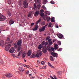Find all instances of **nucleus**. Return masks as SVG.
<instances>
[{
	"mask_svg": "<svg viewBox=\"0 0 79 79\" xmlns=\"http://www.w3.org/2000/svg\"><path fill=\"white\" fill-rule=\"evenodd\" d=\"M5 44L4 45V41L2 40H0V46H6L5 48V50L6 51L8 52L10 47H11V43H13V40H5Z\"/></svg>",
	"mask_w": 79,
	"mask_h": 79,
	"instance_id": "f257e3e1",
	"label": "nucleus"
},
{
	"mask_svg": "<svg viewBox=\"0 0 79 79\" xmlns=\"http://www.w3.org/2000/svg\"><path fill=\"white\" fill-rule=\"evenodd\" d=\"M40 22H41V19H40L39 20L36 22V25H35L34 29H32L33 31H37V29H38V25L37 24H38V23H40Z\"/></svg>",
	"mask_w": 79,
	"mask_h": 79,
	"instance_id": "f03ea898",
	"label": "nucleus"
},
{
	"mask_svg": "<svg viewBox=\"0 0 79 79\" xmlns=\"http://www.w3.org/2000/svg\"><path fill=\"white\" fill-rule=\"evenodd\" d=\"M23 5L24 8H26L28 7V3L27 0H24L23 2Z\"/></svg>",
	"mask_w": 79,
	"mask_h": 79,
	"instance_id": "7ed1b4c3",
	"label": "nucleus"
},
{
	"mask_svg": "<svg viewBox=\"0 0 79 79\" xmlns=\"http://www.w3.org/2000/svg\"><path fill=\"white\" fill-rule=\"evenodd\" d=\"M42 51H41L37 52L36 55L35 56V57H37L38 58H39L40 57H41L42 56Z\"/></svg>",
	"mask_w": 79,
	"mask_h": 79,
	"instance_id": "20e7f679",
	"label": "nucleus"
},
{
	"mask_svg": "<svg viewBox=\"0 0 79 79\" xmlns=\"http://www.w3.org/2000/svg\"><path fill=\"white\" fill-rule=\"evenodd\" d=\"M5 19H6V17H5V16L2 15H0V21H4Z\"/></svg>",
	"mask_w": 79,
	"mask_h": 79,
	"instance_id": "39448f33",
	"label": "nucleus"
},
{
	"mask_svg": "<svg viewBox=\"0 0 79 79\" xmlns=\"http://www.w3.org/2000/svg\"><path fill=\"white\" fill-rule=\"evenodd\" d=\"M39 14H40L39 11L38 10H36V11L34 14V16L36 17L38 16Z\"/></svg>",
	"mask_w": 79,
	"mask_h": 79,
	"instance_id": "423d86ee",
	"label": "nucleus"
},
{
	"mask_svg": "<svg viewBox=\"0 0 79 79\" xmlns=\"http://www.w3.org/2000/svg\"><path fill=\"white\" fill-rule=\"evenodd\" d=\"M51 55L54 57H56V58L58 57V54L56 53H55L54 52H52L51 53Z\"/></svg>",
	"mask_w": 79,
	"mask_h": 79,
	"instance_id": "0eeeda50",
	"label": "nucleus"
},
{
	"mask_svg": "<svg viewBox=\"0 0 79 79\" xmlns=\"http://www.w3.org/2000/svg\"><path fill=\"white\" fill-rule=\"evenodd\" d=\"M15 51V50L14 48H11L9 51V52L11 53H13Z\"/></svg>",
	"mask_w": 79,
	"mask_h": 79,
	"instance_id": "6e6552de",
	"label": "nucleus"
},
{
	"mask_svg": "<svg viewBox=\"0 0 79 79\" xmlns=\"http://www.w3.org/2000/svg\"><path fill=\"white\" fill-rule=\"evenodd\" d=\"M22 43V40H20L17 43V45L18 46H19V47H21V44Z\"/></svg>",
	"mask_w": 79,
	"mask_h": 79,
	"instance_id": "1a4fd4ad",
	"label": "nucleus"
},
{
	"mask_svg": "<svg viewBox=\"0 0 79 79\" xmlns=\"http://www.w3.org/2000/svg\"><path fill=\"white\" fill-rule=\"evenodd\" d=\"M35 2L37 5L41 3V0H35Z\"/></svg>",
	"mask_w": 79,
	"mask_h": 79,
	"instance_id": "9d476101",
	"label": "nucleus"
},
{
	"mask_svg": "<svg viewBox=\"0 0 79 79\" xmlns=\"http://www.w3.org/2000/svg\"><path fill=\"white\" fill-rule=\"evenodd\" d=\"M45 26H44L41 28L39 29L40 32H43V31H45Z\"/></svg>",
	"mask_w": 79,
	"mask_h": 79,
	"instance_id": "9b49d317",
	"label": "nucleus"
},
{
	"mask_svg": "<svg viewBox=\"0 0 79 79\" xmlns=\"http://www.w3.org/2000/svg\"><path fill=\"white\" fill-rule=\"evenodd\" d=\"M31 54H32V50H30L28 51L27 53V56H29L31 55Z\"/></svg>",
	"mask_w": 79,
	"mask_h": 79,
	"instance_id": "f8f14e48",
	"label": "nucleus"
},
{
	"mask_svg": "<svg viewBox=\"0 0 79 79\" xmlns=\"http://www.w3.org/2000/svg\"><path fill=\"white\" fill-rule=\"evenodd\" d=\"M57 36L59 39H62L63 37V35L61 34H57Z\"/></svg>",
	"mask_w": 79,
	"mask_h": 79,
	"instance_id": "ddd939ff",
	"label": "nucleus"
},
{
	"mask_svg": "<svg viewBox=\"0 0 79 79\" xmlns=\"http://www.w3.org/2000/svg\"><path fill=\"white\" fill-rule=\"evenodd\" d=\"M6 77H11L13 76V75L11 73H9L6 75Z\"/></svg>",
	"mask_w": 79,
	"mask_h": 79,
	"instance_id": "4468645a",
	"label": "nucleus"
},
{
	"mask_svg": "<svg viewBox=\"0 0 79 79\" xmlns=\"http://www.w3.org/2000/svg\"><path fill=\"white\" fill-rule=\"evenodd\" d=\"M43 18H44V20H47V18H48V16H47V14H46L44 16Z\"/></svg>",
	"mask_w": 79,
	"mask_h": 79,
	"instance_id": "2eb2a0df",
	"label": "nucleus"
},
{
	"mask_svg": "<svg viewBox=\"0 0 79 79\" xmlns=\"http://www.w3.org/2000/svg\"><path fill=\"white\" fill-rule=\"evenodd\" d=\"M54 48L56 50V49H58V45L57 44H55L54 45Z\"/></svg>",
	"mask_w": 79,
	"mask_h": 79,
	"instance_id": "dca6fc26",
	"label": "nucleus"
},
{
	"mask_svg": "<svg viewBox=\"0 0 79 79\" xmlns=\"http://www.w3.org/2000/svg\"><path fill=\"white\" fill-rule=\"evenodd\" d=\"M9 24H10V25L13 24H14V21L12 19H10L9 21Z\"/></svg>",
	"mask_w": 79,
	"mask_h": 79,
	"instance_id": "f3484780",
	"label": "nucleus"
},
{
	"mask_svg": "<svg viewBox=\"0 0 79 79\" xmlns=\"http://www.w3.org/2000/svg\"><path fill=\"white\" fill-rule=\"evenodd\" d=\"M19 69L20 71H24V70L23 68L21 67H19Z\"/></svg>",
	"mask_w": 79,
	"mask_h": 79,
	"instance_id": "a211bd4d",
	"label": "nucleus"
},
{
	"mask_svg": "<svg viewBox=\"0 0 79 79\" xmlns=\"http://www.w3.org/2000/svg\"><path fill=\"white\" fill-rule=\"evenodd\" d=\"M32 12H31L28 14V17H29V18H31V16H32Z\"/></svg>",
	"mask_w": 79,
	"mask_h": 79,
	"instance_id": "6ab92c4d",
	"label": "nucleus"
},
{
	"mask_svg": "<svg viewBox=\"0 0 79 79\" xmlns=\"http://www.w3.org/2000/svg\"><path fill=\"white\" fill-rule=\"evenodd\" d=\"M55 17H52L51 18V22H52V23H53V22H55Z\"/></svg>",
	"mask_w": 79,
	"mask_h": 79,
	"instance_id": "aec40b11",
	"label": "nucleus"
},
{
	"mask_svg": "<svg viewBox=\"0 0 79 79\" xmlns=\"http://www.w3.org/2000/svg\"><path fill=\"white\" fill-rule=\"evenodd\" d=\"M43 53H46L47 52V50L46 49L43 48L42 50Z\"/></svg>",
	"mask_w": 79,
	"mask_h": 79,
	"instance_id": "412c9836",
	"label": "nucleus"
},
{
	"mask_svg": "<svg viewBox=\"0 0 79 79\" xmlns=\"http://www.w3.org/2000/svg\"><path fill=\"white\" fill-rule=\"evenodd\" d=\"M26 53L25 52H23V54H22V57L23 58H24L25 56H26Z\"/></svg>",
	"mask_w": 79,
	"mask_h": 79,
	"instance_id": "4be33fe9",
	"label": "nucleus"
},
{
	"mask_svg": "<svg viewBox=\"0 0 79 79\" xmlns=\"http://www.w3.org/2000/svg\"><path fill=\"white\" fill-rule=\"evenodd\" d=\"M23 65L26 68H30V66L29 65H26L25 64H23Z\"/></svg>",
	"mask_w": 79,
	"mask_h": 79,
	"instance_id": "5701e85b",
	"label": "nucleus"
},
{
	"mask_svg": "<svg viewBox=\"0 0 79 79\" xmlns=\"http://www.w3.org/2000/svg\"><path fill=\"white\" fill-rule=\"evenodd\" d=\"M48 64L50 67L52 68H53V66H52V64H50V62H48Z\"/></svg>",
	"mask_w": 79,
	"mask_h": 79,
	"instance_id": "b1692460",
	"label": "nucleus"
},
{
	"mask_svg": "<svg viewBox=\"0 0 79 79\" xmlns=\"http://www.w3.org/2000/svg\"><path fill=\"white\" fill-rule=\"evenodd\" d=\"M7 15L8 16H9V17H10V16H11V14L10 11H8L7 12Z\"/></svg>",
	"mask_w": 79,
	"mask_h": 79,
	"instance_id": "393cba45",
	"label": "nucleus"
},
{
	"mask_svg": "<svg viewBox=\"0 0 79 79\" xmlns=\"http://www.w3.org/2000/svg\"><path fill=\"white\" fill-rule=\"evenodd\" d=\"M42 43V44H43V45H47L48 44V42H46L45 43H44V41H43Z\"/></svg>",
	"mask_w": 79,
	"mask_h": 79,
	"instance_id": "a878e982",
	"label": "nucleus"
},
{
	"mask_svg": "<svg viewBox=\"0 0 79 79\" xmlns=\"http://www.w3.org/2000/svg\"><path fill=\"white\" fill-rule=\"evenodd\" d=\"M36 7H37V4L35 3L34 4V7H33V9L34 10H35V8H36Z\"/></svg>",
	"mask_w": 79,
	"mask_h": 79,
	"instance_id": "bb28decb",
	"label": "nucleus"
},
{
	"mask_svg": "<svg viewBox=\"0 0 79 79\" xmlns=\"http://www.w3.org/2000/svg\"><path fill=\"white\" fill-rule=\"evenodd\" d=\"M46 49L47 50H49V51H50V50H51V49L50 48V47L49 46H48L47 47V48H46Z\"/></svg>",
	"mask_w": 79,
	"mask_h": 79,
	"instance_id": "cd10ccee",
	"label": "nucleus"
},
{
	"mask_svg": "<svg viewBox=\"0 0 79 79\" xmlns=\"http://www.w3.org/2000/svg\"><path fill=\"white\" fill-rule=\"evenodd\" d=\"M40 15L41 16V17H43V18L44 17V13H43V12H41L40 14Z\"/></svg>",
	"mask_w": 79,
	"mask_h": 79,
	"instance_id": "c85d7f7f",
	"label": "nucleus"
},
{
	"mask_svg": "<svg viewBox=\"0 0 79 79\" xmlns=\"http://www.w3.org/2000/svg\"><path fill=\"white\" fill-rule=\"evenodd\" d=\"M42 48V45H41V44H40L38 47V49L39 50H41V48Z\"/></svg>",
	"mask_w": 79,
	"mask_h": 79,
	"instance_id": "c756f323",
	"label": "nucleus"
},
{
	"mask_svg": "<svg viewBox=\"0 0 79 79\" xmlns=\"http://www.w3.org/2000/svg\"><path fill=\"white\" fill-rule=\"evenodd\" d=\"M50 19H51V18H50V17H48L47 19H46V20H47L48 22L49 21H50Z\"/></svg>",
	"mask_w": 79,
	"mask_h": 79,
	"instance_id": "7c9ffc66",
	"label": "nucleus"
},
{
	"mask_svg": "<svg viewBox=\"0 0 79 79\" xmlns=\"http://www.w3.org/2000/svg\"><path fill=\"white\" fill-rule=\"evenodd\" d=\"M45 14H48L49 15H50V12L48 11L45 12Z\"/></svg>",
	"mask_w": 79,
	"mask_h": 79,
	"instance_id": "2f4dec72",
	"label": "nucleus"
},
{
	"mask_svg": "<svg viewBox=\"0 0 79 79\" xmlns=\"http://www.w3.org/2000/svg\"><path fill=\"white\" fill-rule=\"evenodd\" d=\"M20 56V53L19 52L17 56H15V57L17 58H19V56Z\"/></svg>",
	"mask_w": 79,
	"mask_h": 79,
	"instance_id": "473e14b6",
	"label": "nucleus"
},
{
	"mask_svg": "<svg viewBox=\"0 0 79 79\" xmlns=\"http://www.w3.org/2000/svg\"><path fill=\"white\" fill-rule=\"evenodd\" d=\"M35 56L34 54H32L31 56V58H35Z\"/></svg>",
	"mask_w": 79,
	"mask_h": 79,
	"instance_id": "72a5a7b5",
	"label": "nucleus"
},
{
	"mask_svg": "<svg viewBox=\"0 0 79 79\" xmlns=\"http://www.w3.org/2000/svg\"><path fill=\"white\" fill-rule=\"evenodd\" d=\"M49 38H50V37L49 36H48L46 38V40H52L51 39H49Z\"/></svg>",
	"mask_w": 79,
	"mask_h": 79,
	"instance_id": "f704fd0d",
	"label": "nucleus"
},
{
	"mask_svg": "<svg viewBox=\"0 0 79 79\" xmlns=\"http://www.w3.org/2000/svg\"><path fill=\"white\" fill-rule=\"evenodd\" d=\"M57 44H58V45H61V43L60 41H57Z\"/></svg>",
	"mask_w": 79,
	"mask_h": 79,
	"instance_id": "c9c22d12",
	"label": "nucleus"
},
{
	"mask_svg": "<svg viewBox=\"0 0 79 79\" xmlns=\"http://www.w3.org/2000/svg\"><path fill=\"white\" fill-rule=\"evenodd\" d=\"M50 58H51V61H53V60H53V57L52 56H51Z\"/></svg>",
	"mask_w": 79,
	"mask_h": 79,
	"instance_id": "e433bc0d",
	"label": "nucleus"
},
{
	"mask_svg": "<svg viewBox=\"0 0 79 79\" xmlns=\"http://www.w3.org/2000/svg\"><path fill=\"white\" fill-rule=\"evenodd\" d=\"M45 24V22H43L41 23V25H42V26H44Z\"/></svg>",
	"mask_w": 79,
	"mask_h": 79,
	"instance_id": "4c0bfd02",
	"label": "nucleus"
},
{
	"mask_svg": "<svg viewBox=\"0 0 79 79\" xmlns=\"http://www.w3.org/2000/svg\"><path fill=\"white\" fill-rule=\"evenodd\" d=\"M20 49H21V46H19V47L17 48V52H19V51L20 50Z\"/></svg>",
	"mask_w": 79,
	"mask_h": 79,
	"instance_id": "58836bf2",
	"label": "nucleus"
},
{
	"mask_svg": "<svg viewBox=\"0 0 79 79\" xmlns=\"http://www.w3.org/2000/svg\"><path fill=\"white\" fill-rule=\"evenodd\" d=\"M19 5H21V4H22V1H21V0L19 1Z\"/></svg>",
	"mask_w": 79,
	"mask_h": 79,
	"instance_id": "ea45409f",
	"label": "nucleus"
},
{
	"mask_svg": "<svg viewBox=\"0 0 79 79\" xmlns=\"http://www.w3.org/2000/svg\"><path fill=\"white\" fill-rule=\"evenodd\" d=\"M50 3L51 4H55V3L54 2H53V1H51L50 2Z\"/></svg>",
	"mask_w": 79,
	"mask_h": 79,
	"instance_id": "a19ab883",
	"label": "nucleus"
},
{
	"mask_svg": "<svg viewBox=\"0 0 79 79\" xmlns=\"http://www.w3.org/2000/svg\"><path fill=\"white\" fill-rule=\"evenodd\" d=\"M62 50H63V48H60L59 49V50H58V52H61V51H62Z\"/></svg>",
	"mask_w": 79,
	"mask_h": 79,
	"instance_id": "79ce46f5",
	"label": "nucleus"
},
{
	"mask_svg": "<svg viewBox=\"0 0 79 79\" xmlns=\"http://www.w3.org/2000/svg\"><path fill=\"white\" fill-rule=\"evenodd\" d=\"M8 4H9V5H10V4H11V0L8 1Z\"/></svg>",
	"mask_w": 79,
	"mask_h": 79,
	"instance_id": "37998d69",
	"label": "nucleus"
},
{
	"mask_svg": "<svg viewBox=\"0 0 79 79\" xmlns=\"http://www.w3.org/2000/svg\"><path fill=\"white\" fill-rule=\"evenodd\" d=\"M0 62L1 63V64H3V60H0Z\"/></svg>",
	"mask_w": 79,
	"mask_h": 79,
	"instance_id": "c03bdc74",
	"label": "nucleus"
},
{
	"mask_svg": "<svg viewBox=\"0 0 79 79\" xmlns=\"http://www.w3.org/2000/svg\"><path fill=\"white\" fill-rule=\"evenodd\" d=\"M45 63V62L44 61H42L41 62V64H44Z\"/></svg>",
	"mask_w": 79,
	"mask_h": 79,
	"instance_id": "a18cd8bd",
	"label": "nucleus"
},
{
	"mask_svg": "<svg viewBox=\"0 0 79 79\" xmlns=\"http://www.w3.org/2000/svg\"><path fill=\"white\" fill-rule=\"evenodd\" d=\"M52 26V23H49V27H51Z\"/></svg>",
	"mask_w": 79,
	"mask_h": 79,
	"instance_id": "49530a36",
	"label": "nucleus"
},
{
	"mask_svg": "<svg viewBox=\"0 0 79 79\" xmlns=\"http://www.w3.org/2000/svg\"><path fill=\"white\" fill-rule=\"evenodd\" d=\"M51 48L52 51H54V50H55V49H54V48L53 47H51Z\"/></svg>",
	"mask_w": 79,
	"mask_h": 79,
	"instance_id": "de8ad7c7",
	"label": "nucleus"
},
{
	"mask_svg": "<svg viewBox=\"0 0 79 79\" xmlns=\"http://www.w3.org/2000/svg\"><path fill=\"white\" fill-rule=\"evenodd\" d=\"M50 77L52 79H55V78H53V76H50Z\"/></svg>",
	"mask_w": 79,
	"mask_h": 79,
	"instance_id": "09e8293b",
	"label": "nucleus"
},
{
	"mask_svg": "<svg viewBox=\"0 0 79 79\" xmlns=\"http://www.w3.org/2000/svg\"><path fill=\"white\" fill-rule=\"evenodd\" d=\"M34 23H31V26H34Z\"/></svg>",
	"mask_w": 79,
	"mask_h": 79,
	"instance_id": "8fccbe9b",
	"label": "nucleus"
},
{
	"mask_svg": "<svg viewBox=\"0 0 79 79\" xmlns=\"http://www.w3.org/2000/svg\"><path fill=\"white\" fill-rule=\"evenodd\" d=\"M40 12H41V13H43V12L44 11V10H40Z\"/></svg>",
	"mask_w": 79,
	"mask_h": 79,
	"instance_id": "3c124183",
	"label": "nucleus"
},
{
	"mask_svg": "<svg viewBox=\"0 0 79 79\" xmlns=\"http://www.w3.org/2000/svg\"><path fill=\"white\" fill-rule=\"evenodd\" d=\"M52 42H49V45H52Z\"/></svg>",
	"mask_w": 79,
	"mask_h": 79,
	"instance_id": "603ef678",
	"label": "nucleus"
},
{
	"mask_svg": "<svg viewBox=\"0 0 79 79\" xmlns=\"http://www.w3.org/2000/svg\"><path fill=\"white\" fill-rule=\"evenodd\" d=\"M26 74H29V71H27Z\"/></svg>",
	"mask_w": 79,
	"mask_h": 79,
	"instance_id": "864d4df0",
	"label": "nucleus"
},
{
	"mask_svg": "<svg viewBox=\"0 0 79 79\" xmlns=\"http://www.w3.org/2000/svg\"><path fill=\"white\" fill-rule=\"evenodd\" d=\"M14 47H15V48H17V45H16V44H15L14 45Z\"/></svg>",
	"mask_w": 79,
	"mask_h": 79,
	"instance_id": "5fc2aeb1",
	"label": "nucleus"
},
{
	"mask_svg": "<svg viewBox=\"0 0 79 79\" xmlns=\"http://www.w3.org/2000/svg\"><path fill=\"white\" fill-rule=\"evenodd\" d=\"M31 37H32V36L31 35H29V38L30 39H31Z\"/></svg>",
	"mask_w": 79,
	"mask_h": 79,
	"instance_id": "6e6d98bb",
	"label": "nucleus"
},
{
	"mask_svg": "<svg viewBox=\"0 0 79 79\" xmlns=\"http://www.w3.org/2000/svg\"><path fill=\"white\" fill-rule=\"evenodd\" d=\"M41 6H40V5H38V8H40Z\"/></svg>",
	"mask_w": 79,
	"mask_h": 79,
	"instance_id": "4d7b16f0",
	"label": "nucleus"
},
{
	"mask_svg": "<svg viewBox=\"0 0 79 79\" xmlns=\"http://www.w3.org/2000/svg\"><path fill=\"white\" fill-rule=\"evenodd\" d=\"M43 69H46V66H45L44 67H43Z\"/></svg>",
	"mask_w": 79,
	"mask_h": 79,
	"instance_id": "13d9d810",
	"label": "nucleus"
},
{
	"mask_svg": "<svg viewBox=\"0 0 79 79\" xmlns=\"http://www.w3.org/2000/svg\"><path fill=\"white\" fill-rule=\"evenodd\" d=\"M7 39L8 40L10 39V37L8 36V37H7Z\"/></svg>",
	"mask_w": 79,
	"mask_h": 79,
	"instance_id": "bf43d9fd",
	"label": "nucleus"
},
{
	"mask_svg": "<svg viewBox=\"0 0 79 79\" xmlns=\"http://www.w3.org/2000/svg\"><path fill=\"white\" fill-rule=\"evenodd\" d=\"M37 62H38V63L39 64H40V61L38 60L37 61Z\"/></svg>",
	"mask_w": 79,
	"mask_h": 79,
	"instance_id": "052dcab7",
	"label": "nucleus"
},
{
	"mask_svg": "<svg viewBox=\"0 0 79 79\" xmlns=\"http://www.w3.org/2000/svg\"><path fill=\"white\" fill-rule=\"evenodd\" d=\"M12 56H13L14 57V58H15V54H13Z\"/></svg>",
	"mask_w": 79,
	"mask_h": 79,
	"instance_id": "680f3d73",
	"label": "nucleus"
},
{
	"mask_svg": "<svg viewBox=\"0 0 79 79\" xmlns=\"http://www.w3.org/2000/svg\"><path fill=\"white\" fill-rule=\"evenodd\" d=\"M44 47L45 48H47V45H44Z\"/></svg>",
	"mask_w": 79,
	"mask_h": 79,
	"instance_id": "e2e57ef3",
	"label": "nucleus"
},
{
	"mask_svg": "<svg viewBox=\"0 0 79 79\" xmlns=\"http://www.w3.org/2000/svg\"><path fill=\"white\" fill-rule=\"evenodd\" d=\"M30 79H34V78L33 77H31L30 78Z\"/></svg>",
	"mask_w": 79,
	"mask_h": 79,
	"instance_id": "0e129e2a",
	"label": "nucleus"
},
{
	"mask_svg": "<svg viewBox=\"0 0 79 79\" xmlns=\"http://www.w3.org/2000/svg\"><path fill=\"white\" fill-rule=\"evenodd\" d=\"M56 28H58V26H56Z\"/></svg>",
	"mask_w": 79,
	"mask_h": 79,
	"instance_id": "69168bd1",
	"label": "nucleus"
},
{
	"mask_svg": "<svg viewBox=\"0 0 79 79\" xmlns=\"http://www.w3.org/2000/svg\"><path fill=\"white\" fill-rule=\"evenodd\" d=\"M47 24H46L45 25V27H47Z\"/></svg>",
	"mask_w": 79,
	"mask_h": 79,
	"instance_id": "338daca9",
	"label": "nucleus"
},
{
	"mask_svg": "<svg viewBox=\"0 0 79 79\" xmlns=\"http://www.w3.org/2000/svg\"><path fill=\"white\" fill-rule=\"evenodd\" d=\"M55 78V79H58L57 78H56V77H55V78Z\"/></svg>",
	"mask_w": 79,
	"mask_h": 79,
	"instance_id": "774afa93",
	"label": "nucleus"
}]
</instances>
